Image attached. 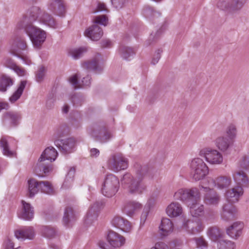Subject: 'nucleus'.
I'll return each instance as SVG.
<instances>
[{
  "mask_svg": "<svg viewBox=\"0 0 249 249\" xmlns=\"http://www.w3.org/2000/svg\"><path fill=\"white\" fill-rule=\"evenodd\" d=\"M159 228L162 231V234L166 236L173 231V224L169 218H163L161 220Z\"/></svg>",
  "mask_w": 249,
  "mask_h": 249,
  "instance_id": "nucleus-34",
  "label": "nucleus"
},
{
  "mask_svg": "<svg viewBox=\"0 0 249 249\" xmlns=\"http://www.w3.org/2000/svg\"><path fill=\"white\" fill-rule=\"evenodd\" d=\"M100 154V151L97 148H91L90 150V155L92 158H97Z\"/></svg>",
  "mask_w": 249,
  "mask_h": 249,
  "instance_id": "nucleus-64",
  "label": "nucleus"
},
{
  "mask_svg": "<svg viewBox=\"0 0 249 249\" xmlns=\"http://www.w3.org/2000/svg\"><path fill=\"white\" fill-rule=\"evenodd\" d=\"M0 146L4 155L10 157L13 156L14 152L10 150L8 141L5 137H2L1 138L0 140Z\"/></svg>",
  "mask_w": 249,
  "mask_h": 249,
  "instance_id": "nucleus-39",
  "label": "nucleus"
},
{
  "mask_svg": "<svg viewBox=\"0 0 249 249\" xmlns=\"http://www.w3.org/2000/svg\"><path fill=\"white\" fill-rule=\"evenodd\" d=\"M190 206V212L193 217H198L203 216L204 214V207L203 205L197 202L192 203Z\"/></svg>",
  "mask_w": 249,
  "mask_h": 249,
  "instance_id": "nucleus-32",
  "label": "nucleus"
},
{
  "mask_svg": "<svg viewBox=\"0 0 249 249\" xmlns=\"http://www.w3.org/2000/svg\"><path fill=\"white\" fill-rule=\"evenodd\" d=\"M76 212L70 206L66 207L63 217V224L68 227L76 219Z\"/></svg>",
  "mask_w": 249,
  "mask_h": 249,
  "instance_id": "nucleus-25",
  "label": "nucleus"
},
{
  "mask_svg": "<svg viewBox=\"0 0 249 249\" xmlns=\"http://www.w3.org/2000/svg\"><path fill=\"white\" fill-rule=\"evenodd\" d=\"M57 155V151L53 146L46 148L35 168V174L39 177L47 176L53 170L51 163L55 160Z\"/></svg>",
  "mask_w": 249,
  "mask_h": 249,
  "instance_id": "nucleus-2",
  "label": "nucleus"
},
{
  "mask_svg": "<svg viewBox=\"0 0 249 249\" xmlns=\"http://www.w3.org/2000/svg\"><path fill=\"white\" fill-rule=\"evenodd\" d=\"M26 81H21L18 88V89L15 91L12 96L9 98V101L14 103L17 101L21 96L23 90L26 85Z\"/></svg>",
  "mask_w": 249,
  "mask_h": 249,
  "instance_id": "nucleus-38",
  "label": "nucleus"
},
{
  "mask_svg": "<svg viewBox=\"0 0 249 249\" xmlns=\"http://www.w3.org/2000/svg\"><path fill=\"white\" fill-rule=\"evenodd\" d=\"M5 116L10 119L11 124L14 126L18 124V121L20 119V116L18 114L13 112H7Z\"/></svg>",
  "mask_w": 249,
  "mask_h": 249,
  "instance_id": "nucleus-48",
  "label": "nucleus"
},
{
  "mask_svg": "<svg viewBox=\"0 0 249 249\" xmlns=\"http://www.w3.org/2000/svg\"><path fill=\"white\" fill-rule=\"evenodd\" d=\"M23 27L34 47L39 48L46 39V32L32 24H27Z\"/></svg>",
  "mask_w": 249,
  "mask_h": 249,
  "instance_id": "nucleus-7",
  "label": "nucleus"
},
{
  "mask_svg": "<svg viewBox=\"0 0 249 249\" xmlns=\"http://www.w3.org/2000/svg\"><path fill=\"white\" fill-rule=\"evenodd\" d=\"M233 4V0L226 1L224 0H219L217 3V7L222 10H228L231 12L238 11V10H233L231 7Z\"/></svg>",
  "mask_w": 249,
  "mask_h": 249,
  "instance_id": "nucleus-44",
  "label": "nucleus"
},
{
  "mask_svg": "<svg viewBox=\"0 0 249 249\" xmlns=\"http://www.w3.org/2000/svg\"><path fill=\"white\" fill-rule=\"evenodd\" d=\"M55 101V95L53 93L48 95L46 103V107L48 109H52L54 106Z\"/></svg>",
  "mask_w": 249,
  "mask_h": 249,
  "instance_id": "nucleus-52",
  "label": "nucleus"
},
{
  "mask_svg": "<svg viewBox=\"0 0 249 249\" xmlns=\"http://www.w3.org/2000/svg\"><path fill=\"white\" fill-rule=\"evenodd\" d=\"M162 52V50L160 49H158L154 54L153 57L152 58L151 63L153 65H155L157 64L159 59L160 58V54Z\"/></svg>",
  "mask_w": 249,
  "mask_h": 249,
  "instance_id": "nucleus-57",
  "label": "nucleus"
},
{
  "mask_svg": "<svg viewBox=\"0 0 249 249\" xmlns=\"http://www.w3.org/2000/svg\"><path fill=\"white\" fill-rule=\"evenodd\" d=\"M26 48L27 44L24 39L21 37H18L15 40L14 43L12 45V53L26 62L27 59L26 56L21 55L19 54H18L16 52L18 51V49L24 50H25Z\"/></svg>",
  "mask_w": 249,
  "mask_h": 249,
  "instance_id": "nucleus-21",
  "label": "nucleus"
},
{
  "mask_svg": "<svg viewBox=\"0 0 249 249\" xmlns=\"http://www.w3.org/2000/svg\"><path fill=\"white\" fill-rule=\"evenodd\" d=\"M71 102L74 106H81L82 102L80 100V97L77 95H73L71 97Z\"/></svg>",
  "mask_w": 249,
  "mask_h": 249,
  "instance_id": "nucleus-60",
  "label": "nucleus"
},
{
  "mask_svg": "<svg viewBox=\"0 0 249 249\" xmlns=\"http://www.w3.org/2000/svg\"><path fill=\"white\" fill-rule=\"evenodd\" d=\"M188 205H191L192 203L198 202L200 199V193L199 190L196 187H193L188 189Z\"/></svg>",
  "mask_w": 249,
  "mask_h": 249,
  "instance_id": "nucleus-37",
  "label": "nucleus"
},
{
  "mask_svg": "<svg viewBox=\"0 0 249 249\" xmlns=\"http://www.w3.org/2000/svg\"><path fill=\"white\" fill-rule=\"evenodd\" d=\"M15 235L17 239L21 241L26 239L31 240L34 237L35 232L32 227H28L15 231Z\"/></svg>",
  "mask_w": 249,
  "mask_h": 249,
  "instance_id": "nucleus-24",
  "label": "nucleus"
},
{
  "mask_svg": "<svg viewBox=\"0 0 249 249\" xmlns=\"http://www.w3.org/2000/svg\"><path fill=\"white\" fill-rule=\"evenodd\" d=\"M120 182L118 178L112 174H107L102 185L101 191L106 197H111L118 192Z\"/></svg>",
  "mask_w": 249,
  "mask_h": 249,
  "instance_id": "nucleus-5",
  "label": "nucleus"
},
{
  "mask_svg": "<svg viewBox=\"0 0 249 249\" xmlns=\"http://www.w3.org/2000/svg\"><path fill=\"white\" fill-rule=\"evenodd\" d=\"M87 52V49L86 47H80L72 49L69 51V53L74 59H77L81 58Z\"/></svg>",
  "mask_w": 249,
  "mask_h": 249,
  "instance_id": "nucleus-47",
  "label": "nucleus"
},
{
  "mask_svg": "<svg viewBox=\"0 0 249 249\" xmlns=\"http://www.w3.org/2000/svg\"><path fill=\"white\" fill-rule=\"evenodd\" d=\"M39 21L50 27L53 28L57 27V24L53 18L45 11H43L42 14L40 16Z\"/></svg>",
  "mask_w": 249,
  "mask_h": 249,
  "instance_id": "nucleus-33",
  "label": "nucleus"
},
{
  "mask_svg": "<svg viewBox=\"0 0 249 249\" xmlns=\"http://www.w3.org/2000/svg\"><path fill=\"white\" fill-rule=\"evenodd\" d=\"M29 197H32L39 190V181L32 178L28 180Z\"/></svg>",
  "mask_w": 249,
  "mask_h": 249,
  "instance_id": "nucleus-36",
  "label": "nucleus"
},
{
  "mask_svg": "<svg viewBox=\"0 0 249 249\" xmlns=\"http://www.w3.org/2000/svg\"><path fill=\"white\" fill-rule=\"evenodd\" d=\"M126 0H111L112 5L116 9H119L122 8Z\"/></svg>",
  "mask_w": 249,
  "mask_h": 249,
  "instance_id": "nucleus-56",
  "label": "nucleus"
},
{
  "mask_svg": "<svg viewBox=\"0 0 249 249\" xmlns=\"http://www.w3.org/2000/svg\"><path fill=\"white\" fill-rule=\"evenodd\" d=\"M142 13L143 16L150 21L154 20L161 15L154 7L148 5H146L143 7Z\"/></svg>",
  "mask_w": 249,
  "mask_h": 249,
  "instance_id": "nucleus-27",
  "label": "nucleus"
},
{
  "mask_svg": "<svg viewBox=\"0 0 249 249\" xmlns=\"http://www.w3.org/2000/svg\"><path fill=\"white\" fill-rule=\"evenodd\" d=\"M112 225L124 231H129L131 228L129 222L123 217L116 216L112 220Z\"/></svg>",
  "mask_w": 249,
  "mask_h": 249,
  "instance_id": "nucleus-26",
  "label": "nucleus"
},
{
  "mask_svg": "<svg viewBox=\"0 0 249 249\" xmlns=\"http://www.w3.org/2000/svg\"><path fill=\"white\" fill-rule=\"evenodd\" d=\"M243 227V222L240 221L234 222L227 229V233L231 238L236 239L241 234Z\"/></svg>",
  "mask_w": 249,
  "mask_h": 249,
  "instance_id": "nucleus-23",
  "label": "nucleus"
},
{
  "mask_svg": "<svg viewBox=\"0 0 249 249\" xmlns=\"http://www.w3.org/2000/svg\"><path fill=\"white\" fill-rule=\"evenodd\" d=\"M142 208V205L140 203L135 201H129L124 204L122 210L123 213L127 215L132 216L135 213Z\"/></svg>",
  "mask_w": 249,
  "mask_h": 249,
  "instance_id": "nucleus-22",
  "label": "nucleus"
},
{
  "mask_svg": "<svg viewBox=\"0 0 249 249\" xmlns=\"http://www.w3.org/2000/svg\"><path fill=\"white\" fill-rule=\"evenodd\" d=\"M107 166L110 170L117 172L126 169L128 167V161L121 155H113L108 159Z\"/></svg>",
  "mask_w": 249,
  "mask_h": 249,
  "instance_id": "nucleus-8",
  "label": "nucleus"
},
{
  "mask_svg": "<svg viewBox=\"0 0 249 249\" xmlns=\"http://www.w3.org/2000/svg\"><path fill=\"white\" fill-rule=\"evenodd\" d=\"M243 194V189L239 186L227 192L226 196L228 203L223 205L221 213L222 217L225 220L229 221L234 218L236 210L232 203L237 202Z\"/></svg>",
  "mask_w": 249,
  "mask_h": 249,
  "instance_id": "nucleus-3",
  "label": "nucleus"
},
{
  "mask_svg": "<svg viewBox=\"0 0 249 249\" xmlns=\"http://www.w3.org/2000/svg\"><path fill=\"white\" fill-rule=\"evenodd\" d=\"M234 181L240 186L248 187L249 186V178L246 172L242 170H236L232 173Z\"/></svg>",
  "mask_w": 249,
  "mask_h": 249,
  "instance_id": "nucleus-19",
  "label": "nucleus"
},
{
  "mask_svg": "<svg viewBox=\"0 0 249 249\" xmlns=\"http://www.w3.org/2000/svg\"><path fill=\"white\" fill-rule=\"evenodd\" d=\"M248 0H233L232 9L240 10Z\"/></svg>",
  "mask_w": 249,
  "mask_h": 249,
  "instance_id": "nucleus-53",
  "label": "nucleus"
},
{
  "mask_svg": "<svg viewBox=\"0 0 249 249\" xmlns=\"http://www.w3.org/2000/svg\"><path fill=\"white\" fill-rule=\"evenodd\" d=\"M91 77L88 75L87 76L83 77L81 84V87H89L91 84Z\"/></svg>",
  "mask_w": 249,
  "mask_h": 249,
  "instance_id": "nucleus-59",
  "label": "nucleus"
},
{
  "mask_svg": "<svg viewBox=\"0 0 249 249\" xmlns=\"http://www.w3.org/2000/svg\"><path fill=\"white\" fill-rule=\"evenodd\" d=\"M218 249H235L234 242L227 240H219L217 242Z\"/></svg>",
  "mask_w": 249,
  "mask_h": 249,
  "instance_id": "nucleus-45",
  "label": "nucleus"
},
{
  "mask_svg": "<svg viewBox=\"0 0 249 249\" xmlns=\"http://www.w3.org/2000/svg\"><path fill=\"white\" fill-rule=\"evenodd\" d=\"M14 83V80L10 76L5 74H1L0 77V91H6Z\"/></svg>",
  "mask_w": 249,
  "mask_h": 249,
  "instance_id": "nucleus-31",
  "label": "nucleus"
},
{
  "mask_svg": "<svg viewBox=\"0 0 249 249\" xmlns=\"http://www.w3.org/2000/svg\"><path fill=\"white\" fill-rule=\"evenodd\" d=\"M43 12V11H42L38 7L33 6L31 7L28 10L26 14L23 17L22 19L23 26L24 27L27 24H32L34 21L37 18H39Z\"/></svg>",
  "mask_w": 249,
  "mask_h": 249,
  "instance_id": "nucleus-13",
  "label": "nucleus"
},
{
  "mask_svg": "<svg viewBox=\"0 0 249 249\" xmlns=\"http://www.w3.org/2000/svg\"><path fill=\"white\" fill-rule=\"evenodd\" d=\"M5 64L7 67H10L12 69L16 66V64L14 62V61L10 58H6Z\"/></svg>",
  "mask_w": 249,
  "mask_h": 249,
  "instance_id": "nucleus-63",
  "label": "nucleus"
},
{
  "mask_svg": "<svg viewBox=\"0 0 249 249\" xmlns=\"http://www.w3.org/2000/svg\"><path fill=\"white\" fill-rule=\"evenodd\" d=\"M107 239L110 245L114 248L120 247L125 242V239L123 236L112 231H109Z\"/></svg>",
  "mask_w": 249,
  "mask_h": 249,
  "instance_id": "nucleus-20",
  "label": "nucleus"
},
{
  "mask_svg": "<svg viewBox=\"0 0 249 249\" xmlns=\"http://www.w3.org/2000/svg\"><path fill=\"white\" fill-rule=\"evenodd\" d=\"M102 204L101 202L97 201L90 207L85 219L86 224L89 225L91 224L94 221L97 219L98 216V213L102 207Z\"/></svg>",
  "mask_w": 249,
  "mask_h": 249,
  "instance_id": "nucleus-14",
  "label": "nucleus"
},
{
  "mask_svg": "<svg viewBox=\"0 0 249 249\" xmlns=\"http://www.w3.org/2000/svg\"><path fill=\"white\" fill-rule=\"evenodd\" d=\"M232 143V141L225 136H220L216 140V145L219 150L226 151Z\"/></svg>",
  "mask_w": 249,
  "mask_h": 249,
  "instance_id": "nucleus-30",
  "label": "nucleus"
},
{
  "mask_svg": "<svg viewBox=\"0 0 249 249\" xmlns=\"http://www.w3.org/2000/svg\"><path fill=\"white\" fill-rule=\"evenodd\" d=\"M46 70L44 66H40L36 72V80L38 82H41L45 76Z\"/></svg>",
  "mask_w": 249,
  "mask_h": 249,
  "instance_id": "nucleus-51",
  "label": "nucleus"
},
{
  "mask_svg": "<svg viewBox=\"0 0 249 249\" xmlns=\"http://www.w3.org/2000/svg\"><path fill=\"white\" fill-rule=\"evenodd\" d=\"M42 232L44 236L47 238H52L55 235L56 230L54 228L45 226L43 228Z\"/></svg>",
  "mask_w": 249,
  "mask_h": 249,
  "instance_id": "nucleus-49",
  "label": "nucleus"
},
{
  "mask_svg": "<svg viewBox=\"0 0 249 249\" xmlns=\"http://www.w3.org/2000/svg\"><path fill=\"white\" fill-rule=\"evenodd\" d=\"M191 176L195 181L203 179L209 173V169L200 158L193 159L190 164Z\"/></svg>",
  "mask_w": 249,
  "mask_h": 249,
  "instance_id": "nucleus-4",
  "label": "nucleus"
},
{
  "mask_svg": "<svg viewBox=\"0 0 249 249\" xmlns=\"http://www.w3.org/2000/svg\"><path fill=\"white\" fill-rule=\"evenodd\" d=\"M182 212V208L180 204L177 202H173L170 204L166 209L167 214L171 217H175L180 215Z\"/></svg>",
  "mask_w": 249,
  "mask_h": 249,
  "instance_id": "nucleus-29",
  "label": "nucleus"
},
{
  "mask_svg": "<svg viewBox=\"0 0 249 249\" xmlns=\"http://www.w3.org/2000/svg\"><path fill=\"white\" fill-rule=\"evenodd\" d=\"M188 233L191 234H197L201 232L204 228V226L200 219L196 220H188L185 222L182 226Z\"/></svg>",
  "mask_w": 249,
  "mask_h": 249,
  "instance_id": "nucleus-11",
  "label": "nucleus"
},
{
  "mask_svg": "<svg viewBox=\"0 0 249 249\" xmlns=\"http://www.w3.org/2000/svg\"><path fill=\"white\" fill-rule=\"evenodd\" d=\"M196 241L198 246L201 248H206L208 246L207 241L202 237L196 238Z\"/></svg>",
  "mask_w": 249,
  "mask_h": 249,
  "instance_id": "nucleus-58",
  "label": "nucleus"
},
{
  "mask_svg": "<svg viewBox=\"0 0 249 249\" xmlns=\"http://www.w3.org/2000/svg\"><path fill=\"white\" fill-rule=\"evenodd\" d=\"M93 20L95 25L100 24L106 26L108 23V18L106 15L95 16Z\"/></svg>",
  "mask_w": 249,
  "mask_h": 249,
  "instance_id": "nucleus-50",
  "label": "nucleus"
},
{
  "mask_svg": "<svg viewBox=\"0 0 249 249\" xmlns=\"http://www.w3.org/2000/svg\"><path fill=\"white\" fill-rule=\"evenodd\" d=\"M202 188L207 192L204 199L205 203L211 205H217L220 201L219 195L215 191L209 188L203 187Z\"/></svg>",
  "mask_w": 249,
  "mask_h": 249,
  "instance_id": "nucleus-17",
  "label": "nucleus"
},
{
  "mask_svg": "<svg viewBox=\"0 0 249 249\" xmlns=\"http://www.w3.org/2000/svg\"><path fill=\"white\" fill-rule=\"evenodd\" d=\"M101 45L103 48H110L112 47V43L111 41L108 39H104L101 41Z\"/></svg>",
  "mask_w": 249,
  "mask_h": 249,
  "instance_id": "nucleus-62",
  "label": "nucleus"
},
{
  "mask_svg": "<svg viewBox=\"0 0 249 249\" xmlns=\"http://www.w3.org/2000/svg\"><path fill=\"white\" fill-rule=\"evenodd\" d=\"M49 9L59 16H64L65 12V5L63 0H51Z\"/></svg>",
  "mask_w": 249,
  "mask_h": 249,
  "instance_id": "nucleus-18",
  "label": "nucleus"
},
{
  "mask_svg": "<svg viewBox=\"0 0 249 249\" xmlns=\"http://www.w3.org/2000/svg\"><path fill=\"white\" fill-rule=\"evenodd\" d=\"M91 136L96 141L105 143L109 141L113 134L108 127L103 123H95L92 125Z\"/></svg>",
  "mask_w": 249,
  "mask_h": 249,
  "instance_id": "nucleus-6",
  "label": "nucleus"
},
{
  "mask_svg": "<svg viewBox=\"0 0 249 249\" xmlns=\"http://www.w3.org/2000/svg\"><path fill=\"white\" fill-rule=\"evenodd\" d=\"M151 249H169L168 246L163 242H160L157 243L155 247Z\"/></svg>",
  "mask_w": 249,
  "mask_h": 249,
  "instance_id": "nucleus-61",
  "label": "nucleus"
},
{
  "mask_svg": "<svg viewBox=\"0 0 249 249\" xmlns=\"http://www.w3.org/2000/svg\"><path fill=\"white\" fill-rule=\"evenodd\" d=\"M82 66L85 69L92 71L95 73H101L104 69L103 58L101 54L97 53L90 60L85 61L82 63Z\"/></svg>",
  "mask_w": 249,
  "mask_h": 249,
  "instance_id": "nucleus-9",
  "label": "nucleus"
},
{
  "mask_svg": "<svg viewBox=\"0 0 249 249\" xmlns=\"http://www.w3.org/2000/svg\"><path fill=\"white\" fill-rule=\"evenodd\" d=\"M103 35L102 29L98 25H93L85 32V35L93 41L99 40Z\"/></svg>",
  "mask_w": 249,
  "mask_h": 249,
  "instance_id": "nucleus-16",
  "label": "nucleus"
},
{
  "mask_svg": "<svg viewBox=\"0 0 249 249\" xmlns=\"http://www.w3.org/2000/svg\"><path fill=\"white\" fill-rule=\"evenodd\" d=\"M54 144L62 153L67 154L73 151L75 146V141L72 138L57 140L54 141Z\"/></svg>",
  "mask_w": 249,
  "mask_h": 249,
  "instance_id": "nucleus-12",
  "label": "nucleus"
},
{
  "mask_svg": "<svg viewBox=\"0 0 249 249\" xmlns=\"http://www.w3.org/2000/svg\"><path fill=\"white\" fill-rule=\"evenodd\" d=\"M39 190L41 192L48 194L53 195L54 190L51 183L48 181H39Z\"/></svg>",
  "mask_w": 249,
  "mask_h": 249,
  "instance_id": "nucleus-42",
  "label": "nucleus"
},
{
  "mask_svg": "<svg viewBox=\"0 0 249 249\" xmlns=\"http://www.w3.org/2000/svg\"><path fill=\"white\" fill-rule=\"evenodd\" d=\"M231 182V178L227 176H220L213 180L215 185L219 189H226L229 187Z\"/></svg>",
  "mask_w": 249,
  "mask_h": 249,
  "instance_id": "nucleus-35",
  "label": "nucleus"
},
{
  "mask_svg": "<svg viewBox=\"0 0 249 249\" xmlns=\"http://www.w3.org/2000/svg\"><path fill=\"white\" fill-rule=\"evenodd\" d=\"M199 155L205 158L206 160L211 164H219L223 161L221 154L217 150L210 148H204L199 152Z\"/></svg>",
  "mask_w": 249,
  "mask_h": 249,
  "instance_id": "nucleus-10",
  "label": "nucleus"
},
{
  "mask_svg": "<svg viewBox=\"0 0 249 249\" xmlns=\"http://www.w3.org/2000/svg\"><path fill=\"white\" fill-rule=\"evenodd\" d=\"M207 235L210 239L214 242L219 241L223 238L224 233L216 226L211 227L207 230Z\"/></svg>",
  "mask_w": 249,
  "mask_h": 249,
  "instance_id": "nucleus-28",
  "label": "nucleus"
},
{
  "mask_svg": "<svg viewBox=\"0 0 249 249\" xmlns=\"http://www.w3.org/2000/svg\"><path fill=\"white\" fill-rule=\"evenodd\" d=\"M70 82L74 86L75 89L81 88V84L78 81V74H75L70 77Z\"/></svg>",
  "mask_w": 249,
  "mask_h": 249,
  "instance_id": "nucleus-55",
  "label": "nucleus"
},
{
  "mask_svg": "<svg viewBox=\"0 0 249 249\" xmlns=\"http://www.w3.org/2000/svg\"><path fill=\"white\" fill-rule=\"evenodd\" d=\"M136 175L133 177L130 173H125L121 178L122 185L128 189L131 194H142L146 190L144 178L147 176L149 168L146 165H134Z\"/></svg>",
  "mask_w": 249,
  "mask_h": 249,
  "instance_id": "nucleus-1",
  "label": "nucleus"
},
{
  "mask_svg": "<svg viewBox=\"0 0 249 249\" xmlns=\"http://www.w3.org/2000/svg\"><path fill=\"white\" fill-rule=\"evenodd\" d=\"M225 133L227 137L233 140L236 138L237 134V128L235 124H230L226 128Z\"/></svg>",
  "mask_w": 249,
  "mask_h": 249,
  "instance_id": "nucleus-46",
  "label": "nucleus"
},
{
  "mask_svg": "<svg viewBox=\"0 0 249 249\" xmlns=\"http://www.w3.org/2000/svg\"><path fill=\"white\" fill-rule=\"evenodd\" d=\"M75 169L74 167H71L69 170L63 182L62 187L65 188H69L73 181Z\"/></svg>",
  "mask_w": 249,
  "mask_h": 249,
  "instance_id": "nucleus-43",
  "label": "nucleus"
},
{
  "mask_svg": "<svg viewBox=\"0 0 249 249\" xmlns=\"http://www.w3.org/2000/svg\"><path fill=\"white\" fill-rule=\"evenodd\" d=\"M188 189L182 188L178 190L174 195L175 199L179 200L188 203Z\"/></svg>",
  "mask_w": 249,
  "mask_h": 249,
  "instance_id": "nucleus-40",
  "label": "nucleus"
},
{
  "mask_svg": "<svg viewBox=\"0 0 249 249\" xmlns=\"http://www.w3.org/2000/svg\"><path fill=\"white\" fill-rule=\"evenodd\" d=\"M22 208L20 211L18 213V216L19 218L26 220H30L34 217V207L31 205L25 202L24 200L21 201Z\"/></svg>",
  "mask_w": 249,
  "mask_h": 249,
  "instance_id": "nucleus-15",
  "label": "nucleus"
},
{
  "mask_svg": "<svg viewBox=\"0 0 249 249\" xmlns=\"http://www.w3.org/2000/svg\"><path fill=\"white\" fill-rule=\"evenodd\" d=\"M119 52L121 56L126 60H128L129 57L133 56L135 53L133 48L124 45L120 46Z\"/></svg>",
  "mask_w": 249,
  "mask_h": 249,
  "instance_id": "nucleus-41",
  "label": "nucleus"
},
{
  "mask_svg": "<svg viewBox=\"0 0 249 249\" xmlns=\"http://www.w3.org/2000/svg\"><path fill=\"white\" fill-rule=\"evenodd\" d=\"M241 167L245 170L249 169V157L244 156L240 161Z\"/></svg>",
  "mask_w": 249,
  "mask_h": 249,
  "instance_id": "nucleus-54",
  "label": "nucleus"
}]
</instances>
